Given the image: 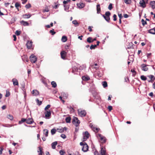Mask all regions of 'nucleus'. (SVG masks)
I'll return each instance as SVG.
<instances>
[{
    "instance_id": "nucleus-1",
    "label": "nucleus",
    "mask_w": 155,
    "mask_h": 155,
    "mask_svg": "<svg viewBox=\"0 0 155 155\" xmlns=\"http://www.w3.org/2000/svg\"><path fill=\"white\" fill-rule=\"evenodd\" d=\"M110 15L111 13L110 12L107 11L105 12L104 15H102V16L107 21L109 22L110 20Z\"/></svg>"
},
{
    "instance_id": "nucleus-2",
    "label": "nucleus",
    "mask_w": 155,
    "mask_h": 155,
    "mask_svg": "<svg viewBox=\"0 0 155 155\" xmlns=\"http://www.w3.org/2000/svg\"><path fill=\"white\" fill-rule=\"evenodd\" d=\"M72 123L76 126H77L78 125H79L80 123V121L77 117H74L72 120Z\"/></svg>"
},
{
    "instance_id": "nucleus-3",
    "label": "nucleus",
    "mask_w": 155,
    "mask_h": 155,
    "mask_svg": "<svg viewBox=\"0 0 155 155\" xmlns=\"http://www.w3.org/2000/svg\"><path fill=\"white\" fill-rule=\"evenodd\" d=\"M78 115L81 117H85L87 113L85 110L81 109L78 110Z\"/></svg>"
},
{
    "instance_id": "nucleus-4",
    "label": "nucleus",
    "mask_w": 155,
    "mask_h": 155,
    "mask_svg": "<svg viewBox=\"0 0 155 155\" xmlns=\"http://www.w3.org/2000/svg\"><path fill=\"white\" fill-rule=\"evenodd\" d=\"M148 0H142L140 1L139 3L140 6L143 8H145L146 6V4L148 3Z\"/></svg>"
},
{
    "instance_id": "nucleus-5",
    "label": "nucleus",
    "mask_w": 155,
    "mask_h": 155,
    "mask_svg": "<svg viewBox=\"0 0 155 155\" xmlns=\"http://www.w3.org/2000/svg\"><path fill=\"white\" fill-rule=\"evenodd\" d=\"M31 61L32 63H35L37 60V58L33 54H32L30 57Z\"/></svg>"
},
{
    "instance_id": "nucleus-6",
    "label": "nucleus",
    "mask_w": 155,
    "mask_h": 155,
    "mask_svg": "<svg viewBox=\"0 0 155 155\" xmlns=\"http://www.w3.org/2000/svg\"><path fill=\"white\" fill-rule=\"evenodd\" d=\"M90 134L87 131H85L83 134V141H86L89 138Z\"/></svg>"
},
{
    "instance_id": "nucleus-7",
    "label": "nucleus",
    "mask_w": 155,
    "mask_h": 155,
    "mask_svg": "<svg viewBox=\"0 0 155 155\" xmlns=\"http://www.w3.org/2000/svg\"><path fill=\"white\" fill-rule=\"evenodd\" d=\"M67 53L64 51H62L60 53L61 56V58L63 59H64L67 56Z\"/></svg>"
},
{
    "instance_id": "nucleus-8",
    "label": "nucleus",
    "mask_w": 155,
    "mask_h": 155,
    "mask_svg": "<svg viewBox=\"0 0 155 155\" xmlns=\"http://www.w3.org/2000/svg\"><path fill=\"white\" fill-rule=\"evenodd\" d=\"M99 136L100 137V142L101 143H105L106 141V139L105 137L101 136V134H99Z\"/></svg>"
},
{
    "instance_id": "nucleus-9",
    "label": "nucleus",
    "mask_w": 155,
    "mask_h": 155,
    "mask_svg": "<svg viewBox=\"0 0 155 155\" xmlns=\"http://www.w3.org/2000/svg\"><path fill=\"white\" fill-rule=\"evenodd\" d=\"M44 113L46 118H48L51 116V113L50 110L45 111Z\"/></svg>"
},
{
    "instance_id": "nucleus-10",
    "label": "nucleus",
    "mask_w": 155,
    "mask_h": 155,
    "mask_svg": "<svg viewBox=\"0 0 155 155\" xmlns=\"http://www.w3.org/2000/svg\"><path fill=\"white\" fill-rule=\"evenodd\" d=\"M31 15L29 13L22 15V17L24 19L29 18L31 17Z\"/></svg>"
},
{
    "instance_id": "nucleus-11",
    "label": "nucleus",
    "mask_w": 155,
    "mask_h": 155,
    "mask_svg": "<svg viewBox=\"0 0 155 155\" xmlns=\"http://www.w3.org/2000/svg\"><path fill=\"white\" fill-rule=\"evenodd\" d=\"M32 41H28L27 42L26 44V46L28 49H30L31 48L32 45Z\"/></svg>"
},
{
    "instance_id": "nucleus-12",
    "label": "nucleus",
    "mask_w": 155,
    "mask_h": 155,
    "mask_svg": "<svg viewBox=\"0 0 155 155\" xmlns=\"http://www.w3.org/2000/svg\"><path fill=\"white\" fill-rule=\"evenodd\" d=\"M88 149V146L86 143H85L82 148V150L84 152L87 151Z\"/></svg>"
},
{
    "instance_id": "nucleus-13",
    "label": "nucleus",
    "mask_w": 155,
    "mask_h": 155,
    "mask_svg": "<svg viewBox=\"0 0 155 155\" xmlns=\"http://www.w3.org/2000/svg\"><path fill=\"white\" fill-rule=\"evenodd\" d=\"M148 65L145 64H142L141 65L142 70L144 71H147L148 70V68L147 67Z\"/></svg>"
},
{
    "instance_id": "nucleus-14",
    "label": "nucleus",
    "mask_w": 155,
    "mask_h": 155,
    "mask_svg": "<svg viewBox=\"0 0 155 155\" xmlns=\"http://www.w3.org/2000/svg\"><path fill=\"white\" fill-rule=\"evenodd\" d=\"M34 122L32 118H29L26 119V123L28 124H32Z\"/></svg>"
},
{
    "instance_id": "nucleus-15",
    "label": "nucleus",
    "mask_w": 155,
    "mask_h": 155,
    "mask_svg": "<svg viewBox=\"0 0 155 155\" xmlns=\"http://www.w3.org/2000/svg\"><path fill=\"white\" fill-rule=\"evenodd\" d=\"M77 5L78 8H82L85 6V5L84 3H79L77 4Z\"/></svg>"
},
{
    "instance_id": "nucleus-16",
    "label": "nucleus",
    "mask_w": 155,
    "mask_h": 155,
    "mask_svg": "<svg viewBox=\"0 0 155 155\" xmlns=\"http://www.w3.org/2000/svg\"><path fill=\"white\" fill-rule=\"evenodd\" d=\"M12 81L14 86L18 85V83L17 80L15 78H13L12 79Z\"/></svg>"
},
{
    "instance_id": "nucleus-17",
    "label": "nucleus",
    "mask_w": 155,
    "mask_h": 155,
    "mask_svg": "<svg viewBox=\"0 0 155 155\" xmlns=\"http://www.w3.org/2000/svg\"><path fill=\"white\" fill-rule=\"evenodd\" d=\"M106 151V150L105 148L104 149L103 147H101V155H105Z\"/></svg>"
},
{
    "instance_id": "nucleus-18",
    "label": "nucleus",
    "mask_w": 155,
    "mask_h": 155,
    "mask_svg": "<svg viewBox=\"0 0 155 155\" xmlns=\"http://www.w3.org/2000/svg\"><path fill=\"white\" fill-rule=\"evenodd\" d=\"M97 14H99L100 13L101 9L100 8V4H97Z\"/></svg>"
},
{
    "instance_id": "nucleus-19",
    "label": "nucleus",
    "mask_w": 155,
    "mask_h": 155,
    "mask_svg": "<svg viewBox=\"0 0 155 155\" xmlns=\"http://www.w3.org/2000/svg\"><path fill=\"white\" fill-rule=\"evenodd\" d=\"M20 23L24 26H28L29 25L27 21H20Z\"/></svg>"
},
{
    "instance_id": "nucleus-20",
    "label": "nucleus",
    "mask_w": 155,
    "mask_h": 155,
    "mask_svg": "<svg viewBox=\"0 0 155 155\" xmlns=\"http://www.w3.org/2000/svg\"><path fill=\"white\" fill-rule=\"evenodd\" d=\"M150 5L153 9L155 8V1H152L150 2Z\"/></svg>"
},
{
    "instance_id": "nucleus-21",
    "label": "nucleus",
    "mask_w": 155,
    "mask_h": 155,
    "mask_svg": "<svg viewBox=\"0 0 155 155\" xmlns=\"http://www.w3.org/2000/svg\"><path fill=\"white\" fill-rule=\"evenodd\" d=\"M57 144V141L54 142L52 143L51 144L52 148L53 149H55L56 146Z\"/></svg>"
},
{
    "instance_id": "nucleus-22",
    "label": "nucleus",
    "mask_w": 155,
    "mask_h": 155,
    "mask_svg": "<svg viewBox=\"0 0 155 155\" xmlns=\"http://www.w3.org/2000/svg\"><path fill=\"white\" fill-rule=\"evenodd\" d=\"M32 93L34 95L37 96L39 94V92L37 90H33L32 91Z\"/></svg>"
},
{
    "instance_id": "nucleus-23",
    "label": "nucleus",
    "mask_w": 155,
    "mask_h": 155,
    "mask_svg": "<svg viewBox=\"0 0 155 155\" xmlns=\"http://www.w3.org/2000/svg\"><path fill=\"white\" fill-rule=\"evenodd\" d=\"M149 33H150L155 34V28H153V29H150L149 31Z\"/></svg>"
},
{
    "instance_id": "nucleus-24",
    "label": "nucleus",
    "mask_w": 155,
    "mask_h": 155,
    "mask_svg": "<svg viewBox=\"0 0 155 155\" xmlns=\"http://www.w3.org/2000/svg\"><path fill=\"white\" fill-rule=\"evenodd\" d=\"M82 79L83 80L87 81L90 79V78L88 77H85L83 76L82 77Z\"/></svg>"
},
{
    "instance_id": "nucleus-25",
    "label": "nucleus",
    "mask_w": 155,
    "mask_h": 155,
    "mask_svg": "<svg viewBox=\"0 0 155 155\" xmlns=\"http://www.w3.org/2000/svg\"><path fill=\"white\" fill-rule=\"evenodd\" d=\"M44 134L45 135L46 137H47L48 135V130L47 129H44Z\"/></svg>"
},
{
    "instance_id": "nucleus-26",
    "label": "nucleus",
    "mask_w": 155,
    "mask_h": 155,
    "mask_svg": "<svg viewBox=\"0 0 155 155\" xmlns=\"http://www.w3.org/2000/svg\"><path fill=\"white\" fill-rule=\"evenodd\" d=\"M67 38L66 36H64L62 37L61 38V41L63 42H65L67 41Z\"/></svg>"
},
{
    "instance_id": "nucleus-27",
    "label": "nucleus",
    "mask_w": 155,
    "mask_h": 155,
    "mask_svg": "<svg viewBox=\"0 0 155 155\" xmlns=\"http://www.w3.org/2000/svg\"><path fill=\"white\" fill-rule=\"evenodd\" d=\"M71 118L70 117H67L65 119V120L67 123H70L71 122Z\"/></svg>"
},
{
    "instance_id": "nucleus-28",
    "label": "nucleus",
    "mask_w": 155,
    "mask_h": 155,
    "mask_svg": "<svg viewBox=\"0 0 155 155\" xmlns=\"http://www.w3.org/2000/svg\"><path fill=\"white\" fill-rule=\"evenodd\" d=\"M38 149L39 150V151H38V152H40L39 153V155H41L42 154L43 152H42V149L41 147H38Z\"/></svg>"
},
{
    "instance_id": "nucleus-29",
    "label": "nucleus",
    "mask_w": 155,
    "mask_h": 155,
    "mask_svg": "<svg viewBox=\"0 0 155 155\" xmlns=\"http://www.w3.org/2000/svg\"><path fill=\"white\" fill-rule=\"evenodd\" d=\"M7 118L11 120H12L13 119V116L10 114H8L7 116Z\"/></svg>"
},
{
    "instance_id": "nucleus-30",
    "label": "nucleus",
    "mask_w": 155,
    "mask_h": 155,
    "mask_svg": "<svg viewBox=\"0 0 155 155\" xmlns=\"http://www.w3.org/2000/svg\"><path fill=\"white\" fill-rule=\"evenodd\" d=\"M26 119L22 118L21 119V120L19 121L18 124H21L23 123V122L26 121Z\"/></svg>"
},
{
    "instance_id": "nucleus-31",
    "label": "nucleus",
    "mask_w": 155,
    "mask_h": 155,
    "mask_svg": "<svg viewBox=\"0 0 155 155\" xmlns=\"http://www.w3.org/2000/svg\"><path fill=\"white\" fill-rule=\"evenodd\" d=\"M51 84L52 86L53 87H55L57 86V84L54 81H52L51 82Z\"/></svg>"
},
{
    "instance_id": "nucleus-32",
    "label": "nucleus",
    "mask_w": 155,
    "mask_h": 155,
    "mask_svg": "<svg viewBox=\"0 0 155 155\" xmlns=\"http://www.w3.org/2000/svg\"><path fill=\"white\" fill-rule=\"evenodd\" d=\"M102 85L103 87L104 88L107 86V83L106 81H104L102 82Z\"/></svg>"
},
{
    "instance_id": "nucleus-33",
    "label": "nucleus",
    "mask_w": 155,
    "mask_h": 155,
    "mask_svg": "<svg viewBox=\"0 0 155 155\" xmlns=\"http://www.w3.org/2000/svg\"><path fill=\"white\" fill-rule=\"evenodd\" d=\"M147 77H149L151 80H154V79H155V77H154V76L152 75H149Z\"/></svg>"
},
{
    "instance_id": "nucleus-34",
    "label": "nucleus",
    "mask_w": 155,
    "mask_h": 155,
    "mask_svg": "<svg viewBox=\"0 0 155 155\" xmlns=\"http://www.w3.org/2000/svg\"><path fill=\"white\" fill-rule=\"evenodd\" d=\"M36 102H37V104L38 105H40L41 104H42V102L41 101H39V100H38V99H36Z\"/></svg>"
},
{
    "instance_id": "nucleus-35",
    "label": "nucleus",
    "mask_w": 155,
    "mask_h": 155,
    "mask_svg": "<svg viewBox=\"0 0 155 155\" xmlns=\"http://www.w3.org/2000/svg\"><path fill=\"white\" fill-rule=\"evenodd\" d=\"M124 2L127 4H129L131 3V0H124Z\"/></svg>"
},
{
    "instance_id": "nucleus-36",
    "label": "nucleus",
    "mask_w": 155,
    "mask_h": 155,
    "mask_svg": "<svg viewBox=\"0 0 155 155\" xmlns=\"http://www.w3.org/2000/svg\"><path fill=\"white\" fill-rule=\"evenodd\" d=\"M49 32L52 35H54L56 33V32L54 31V29H53L52 30H51L49 31Z\"/></svg>"
},
{
    "instance_id": "nucleus-37",
    "label": "nucleus",
    "mask_w": 155,
    "mask_h": 155,
    "mask_svg": "<svg viewBox=\"0 0 155 155\" xmlns=\"http://www.w3.org/2000/svg\"><path fill=\"white\" fill-rule=\"evenodd\" d=\"M56 132V130L55 129H53L51 130V133L52 135L54 134Z\"/></svg>"
},
{
    "instance_id": "nucleus-38",
    "label": "nucleus",
    "mask_w": 155,
    "mask_h": 155,
    "mask_svg": "<svg viewBox=\"0 0 155 155\" xmlns=\"http://www.w3.org/2000/svg\"><path fill=\"white\" fill-rule=\"evenodd\" d=\"M72 23L75 25H76V26H78L79 25V24L76 20L73 21H72Z\"/></svg>"
},
{
    "instance_id": "nucleus-39",
    "label": "nucleus",
    "mask_w": 155,
    "mask_h": 155,
    "mask_svg": "<svg viewBox=\"0 0 155 155\" xmlns=\"http://www.w3.org/2000/svg\"><path fill=\"white\" fill-rule=\"evenodd\" d=\"M92 39V38L91 37H89L87 39V41L88 43H91L92 42V41H91Z\"/></svg>"
},
{
    "instance_id": "nucleus-40",
    "label": "nucleus",
    "mask_w": 155,
    "mask_h": 155,
    "mask_svg": "<svg viewBox=\"0 0 155 155\" xmlns=\"http://www.w3.org/2000/svg\"><path fill=\"white\" fill-rule=\"evenodd\" d=\"M141 79L143 81H145L147 80V78L144 75H141L140 76Z\"/></svg>"
},
{
    "instance_id": "nucleus-41",
    "label": "nucleus",
    "mask_w": 155,
    "mask_h": 155,
    "mask_svg": "<svg viewBox=\"0 0 155 155\" xmlns=\"http://www.w3.org/2000/svg\"><path fill=\"white\" fill-rule=\"evenodd\" d=\"M20 4L18 2H17L15 4V7L18 10V7L20 6Z\"/></svg>"
},
{
    "instance_id": "nucleus-42",
    "label": "nucleus",
    "mask_w": 155,
    "mask_h": 155,
    "mask_svg": "<svg viewBox=\"0 0 155 155\" xmlns=\"http://www.w3.org/2000/svg\"><path fill=\"white\" fill-rule=\"evenodd\" d=\"M97 45H91L90 47V49H95V48L96 47Z\"/></svg>"
},
{
    "instance_id": "nucleus-43",
    "label": "nucleus",
    "mask_w": 155,
    "mask_h": 155,
    "mask_svg": "<svg viewBox=\"0 0 155 155\" xmlns=\"http://www.w3.org/2000/svg\"><path fill=\"white\" fill-rule=\"evenodd\" d=\"M57 130L58 132L61 133L64 131V129H63V128L61 129H58Z\"/></svg>"
},
{
    "instance_id": "nucleus-44",
    "label": "nucleus",
    "mask_w": 155,
    "mask_h": 155,
    "mask_svg": "<svg viewBox=\"0 0 155 155\" xmlns=\"http://www.w3.org/2000/svg\"><path fill=\"white\" fill-rule=\"evenodd\" d=\"M50 105L49 104L45 108V111L46 110H48L49 108L50 107Z\"/></svg>"
},
{
    "instance_id": "nucleus-45",
    "label": "nucleus",
    "mask_w": 155,
    "mask_h": 155,
    "mask_svg": "<svg viewBox=\"0 0 155 155\" xmlns=\"http://www.w3.org/2000/svg\"><path fill=\"white\" fill-rule=\"evenodd\" d=\"M141 22L143 25V26L147 24V22L146 21H145L143 19H142L141 20Z\"/></svg>"
},
{
    "instance_id": "nucleus-46",
    "label": "nucleus",
    "mask_w": 155,
    "mask_h": 155,
    "mask_svg": "<svg viewBox=\"0 0 155 155\" xmlns=\"http://www.w3.org/2000/svg\"><path fill=\"white\" fill-rule=\"evenodd\" d=\"M64 10L65 11L68 10L69 8V6L68 5H64Z\"/></svg>"
},
{
    "instance_id": "nucleus-47",
    "label": "nucleus",
    "mask_w": 155,
    "mask_h": 155,
    "mask_svg": "<svg viewBox=\"0 0 155 155\" xmlns=\"http://www.w3.org/2000/svg\"><path fill=\"white\" fill-rule=\"evenodd\" d=\"M112 8V4L111 3H110L108 7V9L110 10H111Z\"/></svg>"
},
{
    "instance_id": "nucleus-48",
    "label": "nucleus",
    "mask_w": 155,
    "mask_h": 155,
    "mask_svg": "<svg viewBox=\"0 0 155 155\" xmlns=\"http://www.w3.org/2000/svg\"><path fill=\"white\" fill-rule=\"evenodd\" d=\"M4 150V147L3 146H2L0 147V155L2 154V151Z\"/></svg>"
},
{
    "instance_id": "nucleus-49",
    "label": "nucleus",
    "mask_w": 155,
    "mask_h": 155,
    "mask_svg": "<svg viewBox=\"0 0 155 155\" xmlns=\"http://www.w3.org/2000/svg\"><path fill=\"white\" fill-rule=\"evenodd\" d=\"M59 153L61 155H63L65 153V152L63 150H61L60 151Z\"/></svg>"
},
{
    "instance_id": "nucleus-50",
    "label": "nucleus",
    "mask_w": 155,
    "mask_h": 155,
    "mask_svg": "<svg viewBox=\"0 0 155 155\" xmlns=\"http://www.w3.org/2000/svg\"><path fill=\"white\" fill-rule=\"evenodd\" d=\"M31 5L29 3L27 5H26L25 6V7L26 8H30L31 7Z\"/></svg>"
},
{
    "instance_id": "nucleus-51",
    "label": "nucleus",
    "mask_w": 155,
    "mask_h": 155,
    "mask_svg": "<svg viewBox=\"0 0 155 155\" xmlns=\"http://www.w3.org/2000/svg\"><path fill=\"white\" fill-rule=\"evenodd\" d=\"M15 33L16 35H19L21 34V31H16Z\"/></svg>"
},
{
    "instance_id": "nucleus-52",
    "label": "nucleus",
    "mask_w": 155,
    "mask_h": 155,
    "mask_svg": "<svg viewBox=\"0 0 155 155\" xmlns=\"http://www.w3.org/2000/svg\"><path fill=\"white\" fill-rule=\"evenodd\" d=\"M108 109L109 111H110L112 110V107L111 106H109Z\"/></svg>"
},
{
    "instance_id": "nucleus-53",
    "label": "nucleus",
    "mask_w": 155,
    "mask_h": 155,
    "mask_svg": "<svg viewBox=\"0 0 155 155\" xmlns=\"http://www.w3.org/2000/svg\"><path fill=\"white\" fill-rule=\"evenodd\" d=\"M10 95V93L9 91H6V93L5 95L6 97H8Z\"/></svg>"
},
{
    "instance_id": "nucleus-54",
    "label": "nucleus",
    "mask_w": 155,
    "mask_h": 155,
    "mask_svg": "<svg viewBox=\"0 0 155 155\" xmlns=\"http://www.w3.org/2000/svg\"><path fill=\"white\" fill-rule=\"evenodd\" d=\"M113 18H114L113 20L114 21H116L117 20V15L115 14L114 15Z\"/></svg>"
},
{
    "instance_id": "nucleus-55",
    "label": "nucleus",
    "mask_w": 155,
    "mask_h": 155,
    "mask_svg": "<svg viewBox=\"0 0 155 155\" xmlns=\"http://www.w3.org/2000/svg\"><path fill=\"white\" fill-rule=\"evenodd\" d=\"M59 5H60L59 4L56 5L55 6H54L53 7V8H54L57 9L58 8V7L59 6Z\"/></svg>"
},
{
    "instance_id": "nucleus-56",
    "label": "nucleus",
    "mask_w": 155,
    "mask_h": 155,
    "mask_svg": "<svg viewBox=\"0 0 155 155\" xmlns=\"http://www.w3.org/2000/svg\"><path fill=\"white\" fill-rule=\"evenodd\" d=\"M61 137L63 139H65L66 137V135L64 134H61Z\"/></svg>"
},
{
    "instance_id": "nucleus-57",
    "label": "nucleus",
    "mask_w": 155,
    "mask_h": 155,
    "mask_svg": "<svg viewBox=\"0 0 155 155\" xmlns=\"http://www.w3.org/2000/svg\"><path fill=\"white\" fill-rule=\"evenodd\" d=\"M59 99H60L61 101H62V102L64 103L65 102V101L62 99V97H61V96H60L59 97Z\"/></svg>"
},
{
    "instance_id": "nucleus-58",
    "label": "nucleus",
    "mask_w": 155,
    "mask_h": 155,
    "mask_svg": "<svg viewBox=\"0 0 155 155\" xmlns=\"http://www.w3.org/2000/svg\"><path fill=\"white\" fill-rule=\"evenodd\" d=\"M79 125H78L77 126H76V127L75 128V131L77 132L78 130L79 127H78Z\"/></svg>"
},
{
    "instance_id": "nucleus-59",
    "label": "nucleus",
    "mask_w": 155,
    "mask_h": 155,
    "mask_svg": "<svg viewBox=\"0 0 155 155\" xmlns=\"http://www.w3.org/2000/svg\"><path fill=\"white\" fill-rule=\"evenodd\" d=\"M88 30H89V31H90V32H91L92 31V29H91V27L90 26H89L88 27Z\"/></svg>"
},
{
    "instance_id": "nucleus-60",
    "label": "nucleus",
    "mask_w": 155,
    "mask_h": 155,
    "mask_svg": "<svg viewBox=\"0 0 155 155\" xmlns=\"http://www.w3.org/2000/svg\"><path fill=\"white\" fill-rule=\"evenodd\" d=\"M118 16L120 19H121L122 18V16L121 14H118Z\"/></svg>"
},
{
    "instance_id": "nucleus-61",
    "label": "nucleus",
    "mask_w": 155,
    "mask_h": 155,
    "mask_svg": "<svg viewBox=\"0 0 155 155\" xmlns=\"http://www.w3.org/2000/svg\"><path fill=\"white\" fill-rule=\"evenodd\" d=\"M13 38H14V41H16V37L15 35H13Z\"/></svg>"
},
{
    "instance_id": "nucleus-62",
    "label": "nucleus",
    "mask_w": 155,
    "mask_h": 155,
    "mask_svg": "<svg viewBox=\"0 0 155 155\" xmlns=\"http://www.w3.org/2000/svg\"><path fill=\"white\" fill-rule=\"evenodd\" d=\"M94 155H99V153L98 151H95L94 153Z\"/></svg>"
},
{
    "instance_id": "nucleus-63",
    "label": "nucleus",
    "mask_w": 155,
    "mask_h": 155,
    "mask_svg": "<svg viewBox=\"0 0 155 155\" xmlns=\"http://www.w3.org/2000/svg\"><path fill=\"white\" fill-rule=\"evenodd\" d=\"M49 11V10L48 8H45L43 11L44 12H48Z\"/></svg>"
},
{
    "instance_id": "nucleus-64",
    "label": "nucleus",
    "mask_w": 155,
    "mask_h": 155,
    "mask_svg": "<svg viewBox=\"0 0 155 155\" xmlns=\"http://www.w3.org/2000/svg\"><path fill=\"white\" fill-rule=\"evenodd\" d=\"M22 1V3L23 4H25L27 1V0H21Z\"/></svg>"
}]
</instances>
